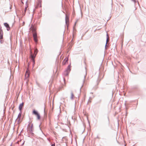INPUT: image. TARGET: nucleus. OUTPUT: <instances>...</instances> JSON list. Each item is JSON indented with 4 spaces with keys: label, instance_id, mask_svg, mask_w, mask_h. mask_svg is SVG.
<instances>
[{
    "label": "nucleus",
    "instance_id": "f257e3e1",
    "mask_svg": "<svg viewBox=\"0 0 146 146\" xmlns=\"http://www.w3.org/2000/svg\"><path fill=\"white\" fill-rule=\"evenodd\" d=\"M30 29L32 31L33 33V36L34 38V40L36 42H37L38 40L37 39V35L36 31V29L32 25L30 28Z\"/></svg>",
    "mask_w": 146,
    "mask_h": 146
},
{
    "label": "nucleus",
    "instance_id": "f03ea898",
    "mask_svg": "<svg viewBox=\"0 0 146 146\" xmlns=\"http://www.w3.org/2000/svg\"><path fill=\"white\" fill-rule=\"evenodd\" d=\"M31 59L33 63V65L35 64V58L36 56V55L37 54L38 52V50L37 48H36L35 50L34 54H32V50H31Z\"/></svg>",
    "mask_w": 146,
    "mask_h": 146
},
{
    "label": "nucleus",
    "instance_id": "7ed1b4c3",
    "mask_svg": "<svg viewBox=\"0 0 146 146\" xmlns=\"http://www.w3.org/2000/svg\"><path fill=\"white\" fill-rule=\"evenodd\" d=\"M28 131L30 132H33V124L31 122L29 123L28 126Z\"/></svg>",
    "mask_w": 146,
    "mask_h": 146
},
{
    "label": "nucleus",
    "instance_id": "20e7f679",
    "mask_svg": "<svg viewBox=\"0 0 146 146\" xmlns=\"http://www.w3.org/2000/svg\"><path fill=\"white\" fill-rule=\"evenodd\" d=\"M33 114L35 115L37 117V119L39 120L40 119V116L39 114V113H38V112L35 110H33Z\"/></svg>",
    "mask_w": 146,
    "mask_h": 146
},
{
    "label": "nucleus",
    "instance_id": "39448f33",
    "mask_svg": "<svg viewBox=\"0 0 146 146\" xmlns=\"http://www.w3.org/2000/svg\"><path fill=\"white\" fill-rule=\"evenodd\" d=\"M30 71L28 69H27L25 74V77L26 78H28L29 77Z\"/></svg>",
    "mask_w": 146,
    "mask_h": 146
},
{
    "label": "nucleus",
    "instance_id": "423d86ee",
    "mask_svg": "<svg viewBox=\"0 0 146 146\" xmlns=\"http://www.w3.org/2000/svg\"><path fill=\"white\" fill-rule=\"evenodd\" d=\"M68 58H66L63 60L62 62V64L63 65H65L68 62Z\"/></svg>",
    "mask_w": 146,
    "mask_h": 146
},
{
    "label": "nucleus",
    "instance_id": "0eeeda50",
    "mask_svg": "<svg viewBox=\"0 0 146 146\" xmlns=\"http://www.w3.org/2000/svg\"><path fill=\"white\" fill-rule=\"evenodd\" d=\"M4 25L7 28V30L9 31L10 29V27L8 23H5L4 24Z\"/></svg>",
    "mask_w": 146,
    "mask_h": 146
},
{
    "label": "nucleus",
    "instance_id": "6e6552de",
    "mask_svg": "<svg viewBox=\"0 0 146 146\" xmlns=\"http://www.w3.org/2000/svg\"><path fill=\"white\" fill-rule=\"evenodd\" d=\"M24 103H22L20 104L19 106V110L21 111L22 109V108L23 106Z\"/></svg>",
    "mask_w": 146,
    "mask_h": 146
},
{
    "label": "nucleus",
    "instance_id": "1a4fd4ad",
    "mask_svg": "<svg viewBox=\"0 0 146 146\" xmlns=\"http://www.w3.org/2000/svg\"><path fill=\"white\" fill-rule=\"evenodd\" d=\"M69 21V18L68 17L66 16V24H67V23Z\"/></svg>",
    "mask_w": 146,
    "mask_h": 146
},
{
    "label": "nucleus",
    "instance_id": "9d476101",
    "mask_svg": "<svg viewBox=\"0 0 146 146\" xmlns=\"http://www.w3.org/2000/svg\"><path fill=\"white\" fill-rule=\"evenodd\" d=\"M74 97V95L72 92H71V93L70 98L72 99H73Z\"/></svg>",
    "mask_w": 146,
    "mask_h": 146
},
{
    "label": "nucleus",
    "instance_id": "9b49d317",
    "mask_svg": "<svg viewBox=\"0 0 146 146\" xmlns=\"http://www.w3.org/2000/svg\"><path fill=\"white\" fill-rule=\"evenodd\" d=\"M26 7H25V12H26V10L27 9V8L28 7V3L27 2H26Z\"/></svg>",
    "mask_w": 146,
    "mask_h": 146
},
{
    "label": "nucleus",
    "instance_id": "f8f14e48",
    "mask_svg": "<svg viewBox=\"0 0 146 146\" xmlns=\"http://www.w3.org/2000/svg\"><path fill=\"white\" fill-rule=\"evenodd\" d=\"M3 35V33L2 30L1 29V27L0 29V35Z\"/></svg>",
    "mask_w": 146,
    "mask_h": 146
},
{
    "label": "nucleus",
    "instance_id": "ddd939ff",
    "mask_svg": "<svg viewBox=\"0 0 146 146\" xmlns=\"http://www.w3.org/2000/svg\"><path fill=\"white\" fill-rule=\"evenodd\" d=\"M3 35H0V40L1 39H2L3 38Z\"/></svg>",
    "mask_w": 146,
    "mask_h": 146
},
{
    "label": "nucleus",
    "instance_id": "4468645a",
    "mask_svg": "<svg viewBox=\"0 0 146 146\" xmlns=\"http://www.w3.org/2000/svg\"><path fill=\"white\" fill-rule=\"evenodd\" d=\"M21 117V114H19L18 115L17 119H20Z\"/></svg>",
    "mask_w": 146,
    "mask_h": 146
},
{
    "label": "nucleus",
    "instance_id": "2eb2a0df",
    "mask_svg": "<svg viewBox=\"0 0 146 146\" xmlns=\"http://www.w3.org/2000/svg\"><path fill=\"white\" fill-rule=\"evenodd\" d=\"M109 39L108 38L107 39V40H106L107 43L109 42Z\"/></svg>",
    "mask_w": 146,
    "mask_h": 146
},
{
    "label": "nucleus",
    "instance_id": "dca6fc26",
    "mask_svg": "<svg viewBox=\"0 0 146 146\" xmlns=\"http://www.w3.org/2000/svg\"><path fill=\"white\" fill-rule=\"evenodd\" d=\"M51 146H55L54 143L53 144H52V145H51Z\"/></svg>",
    "mask_w": 146,
    "mask_h": 146
},
{
    "label": "nucleus",
    "instance_id": "f3484780",
    "mask_svg": "<svg viewBox=\"0 0 146 146\" xmlns=\"http://www.w3.org/2000/svg\"><path fill=\"white\" fill-rule=\"evenodd\" d=\"M70 66L69 65L68 66V70L69 69H70Z\"/></svg>",
    "mask_w": 146,
    "mask_h": 146
}]
</instances>
